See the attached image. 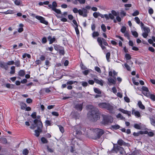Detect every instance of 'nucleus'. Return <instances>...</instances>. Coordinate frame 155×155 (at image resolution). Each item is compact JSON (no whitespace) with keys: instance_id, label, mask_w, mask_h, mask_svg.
<instances>
[{"instance_id":"c03bdc74","label":"nucleus","mask_w":155,"mask_h":155,"mask_svg":"<svg viewBox=\"0 0 155 155\" xmlns=\"http://www.w3.org/2000/svg\"><path fill=\"white\" fill-rule=\"evenodd\" d=\"M99 13L94 12L93 14V15L95 18H97L98 16H99Z\"/></svg>"},{"instance_id":"a19ab883","label":"nucleus","mask_w":155,"mask_h":155,"mask_svg":"<svg viewBox=\"0 0 155 155\" xmlns=\"http://www.w3.org/2000/svg\"><path fill=\"white\" fill-rule=\"evenodd\" d=\"M99 34L97 32H94L92 34V36L93 38L98 36Z\"/></svg>"},{"instance_id":"5fc2aeb1","label":"nucleus","mask_w":155,"mask_h":155,"mask_svg":"<svg viewBox=\"0 0 155 155\" xmlns=\"http://www.w3.org/2000/svg\"><path fill=\"white\" fill-rule=\"evenodd\" d=\"M59 128L60 131L62 133L64 132V129L63 127L61 126H59Z\"/></svg>"},{"instance_id":"bb28decb","label":"nucleus","mask_w":155,"mask_h":155,"mask_svg":"<svg viewBox=\"0 0 155 155\" xmlns=\"http://www.w3.org/2000/svg\"><path fill=\"white\" fill-rule=\"evenodd\" d=\"M15 65L17 67H19L20 66V60L18 59L15 60Z\"/></svg>"},{"instance_id":"4be33fe9","label":"nucleus","mask_w":155,"mask_h":155,"mask_svg":"<svg viewBox=\"0 0 155 155\" xmlns=\"http://www.w3.org/2000/svg\"><path fill=\"white\" fill-rule=\"evenodd\" d=\"M116 117L117 118H120L121 120H125V118L124 117H123V116L120 113L116 115Z\"/></svg>"},{"instance_id":"0e129e2a","label":"nucleus","mask_w":155,"mask_h":155,"mask_svg":"<svg viewBox=\"0 0 155 155\" xmlns=\"http://www.w3.org/2000/svg\"><path fill=\"white\" fill-rule=\"evenodd\" d=\"M150 98L153 101H155V95L153 94H151L150 95Z\"/></svg>"},{"instance_id":"a18cd8bd","label":"nucleus","mask_w":155,"mask_h":155,"mask_svg":"<svg viewBox=\"0 0 155 155\" xmlns=\"http://www.w3.org/2000/svg\"><path fill=\"white\" fill-rule=\"evenodd\" d=\"M135 20L137 23L138 24H139L140 23V20L138 17H136L134 18Z\"/></svg>"},{"instance_id":"13d9d810","label":"nucleus","mask_w":155,"mask_h":155,"mask_svg":"<svg viewBox=\"0 0 155 155\" xmlns=\"http://www.w3.org/2000/svg\"><path fill=\"white\" fill-rule=\"evenodd\" d=\"M47 42V38L46 37H44L42 38V42L43 44L46 43Z\"/></svg>"},{"instance_id":"0eeeda50","label":"nucleus","mask_w":155,"mask_h":155,"mask_svg":"<svg viewBox=\"0 0 155 155\" xmlns=\"http://www.w3.org/2000/svg\"><path fill=\"white\" fill-rule=\"evenodd\" d=\"M35 18L40 21L41 23L45 24L46 25H48V22L45 20V18L41 16L36 15L35 16Z\"/></svg>"},{"instance_id":"864d4df0","label":"nucleus","mask_w":155,"mask_h":155,"mask_svg":"<svg viewBox=\"0 0 155 155\" xmlns=\"http://www.w3.org/2000/svg\"><path fill=\"white\" fill-rule=\"evenodd\" d=\"M142 89L143 91H146V92H148L149 91L148 88L146 87L143 86L142 88Z\"/></svg>"},{"instance_id":"f03ea898","label":"nucleus","mask_w":155,"mask_h":155,"mask_svg":"<svg viewBox=\"0 0 155 155\" xmlns=\"http://www.w3.org/2000/svg\"><path fill=\"white\" fill-rule=\"evenodd\" d=\"M34 124H31L30 128L32 129H34L36 127L37 129L35 130V134L34 135L37 137L39 136L40 133L42 132V128L43 125L42 122L40 121H38L37 119H35L34 120Z\"/></svg>"},{"instance_id":"7ed1b4c3","label":"nucleus","mask_w":155,"mask_h":155,"mask_svg":"<svg viewBox=\"0 0 155 155\" xmlns=\"http://www.w3.org/2000/svg\"><path fill=\"white\" fill-rule=\"evenodd\" d=\"M98 106L100 108L105 109L109 110L110 113L114 114L115 113L114 106L109 103H101L98 104Z\"/></svg>"},{"instance_id":"79ce46f5","label":"nucleus","mask_w":155,"mask_h":155,"mask_svg":"<svg viewBox=\"0 0 155 155\" xmlns=\"http://www.w3.org/2000/svg\"><path fill=\"white\" fill-rule=\"evenodd\" d=\"M95 70L99 73H101V71L99 68L97 66H96L95 67Z\"/></svg>"},{"instance_id":"4468645a","label":"nucleus","mask_w":155,"mask_h":155,"mask_svg":"<svg viewBox=\"0 0 155 155\" xmlns=\"http://www.w3.org/2000/svg\"><path fill=\"white\" fill-rule=\"evenodd\" d=\"M82 104H78L76 105L75 108L77 110L81 111L82 109Z\"/></svg>"},{"instance_id":"3c124183","label":"nucleus","mask_w":155,"mask_h":155,"mask_svg":"<svg viewBox=\"0 0 155 155\" xmlns=\"http://www.w3.org/2000/svg\"><path fill=\"white\" fill-rule=\"evenodd\" d=\"M150 120L151 121V124L153 125L154 126H155V120L153 118H150Z\"/></svg>"},{"instance_id":"e2e57ef3","label":"nucleus","mask_w":155,"mask_h":155,"mask_svg":"<svg viewBox=\"0 0 155 155\" xmlns=\"http://www.w3.org/2000/svg\"><path fill=\"white\" fill-rule=\"evenodd\" d=\"M125 101L127 103H129L130 101V99L127 97H125L124 98Z\"/></svg>"},{"instance_id":"20e7f679","label":"nucleus","mask_w":155,"mask_h":155,"mask_svg":"<svg viewBox=\"0 0 155 155\" xmlns=\"http://www.w3.org/2000/svg\"><path fill=\"white\" fill-rule=\"evenodd\" d=\"M102 117L103 120L101 123L104 125H107L110 123H111L113 122V118L110 115H103Z\"/></svg>"},{"instance_id":"4d7b16f0","label":"nucleus","mask_w":155,"mask_h":155,"mask_svg":"<svg viewBox=\"0 0 155 155\" xmlns=\"http://www.w3.org/2000/svg\"><path fill=\"white\" fill-rule=\"evenodd\" d=\"M101 28L103 31L104 32H105L106 31V27L104 24L102 25L101 26Z\"/></svg>"},{"instance_id":"b1692460","label":"nucleus","mask_w":155,"mask_h":155,"mask_svg":"<svg viewBox=\"0 0 155 155\" xmlns=\"http://www.w3.org/2000/svg\"><path fill=\"white\" fill-rule=\"evenodd\" d=\"M41 141L43 143H46L48 142V141L45 137H42L41 138Z\"/></svg>"},{"instance_id":"aec40b11","label":"nucleus","mask_w":155,"mask_h":155,"mask_svg":"<svg viewBox=\"0 0 155 155\" xmlns=\"http://www.w3.org/2000/svg\"><path fill=\"white\" fill-rule=\"evenodd\" d=\"M20 105L21 106V109L22 110L25 109L27 107V105L26 104L22 102H20Z\"/></svg>"},{"instance_id":"6e6d98bb","label":"nucleus","mask_w":155,"mask_h":155,"mask_svg":"<svg viewBox=\"0 0 155 155\" xmlns=\"http://www.w3.org/2000/svg\"><path fill=\"white\" fill-rule=\"evenodd\" d=\"M82 83V85L83 87H86L88 85V83L85 81H82L81 82Z\"/></svg>"},{"instance_id":"f8f14e48","label":"nucleus","mask_w":155,"mask_h":155,"mask_svg":"<svg viewBox=\"0 0 155 155\" xmlns=\"http://www.w3.org/2000/svg\"><path fill=\"white\" fill-rule=\"evenodd\" d=\"M0 66L1 67L4 68L6 70L8 68V66H7L6 63L1 61H0Z\"/></svg>"},{"instance_id":"bf43d9fd","label":"nucleus","mask_w":155,"mask_h":155,"mask_svg":"<svg viewBox=\"0 0 155 155\" xmlns=\"http://www.w3.org/2000/svg\"><path fill=\"white\" fill-rule=\"evenodd\" d=\"M26 101L27 103L30 104L32 102V100L30 98H28L26 99Z\"/></svg>"},{"instance_id":"6e6552de","label":"nucleus","mask_w":155,"mask_h":155,"mask_svg":"<svg viewBox=\"0 0 155 155\" xmlns=\"http://www.w3.org/2000/svg\"><path fill=\"white\" fill-rule=\"evenodd\" d=\"M74 130L75 131L76 134L79 135H80L81 134V129L80 126L78 125L76 126L74 128Z\"/></svg>"},{"instance_id":"9d476101","label":"nucleus","mask_w":155,"mask_h":155,"mask_svg":"<svg viewBox=\"0 0 155 155\" xmlns=\"http://www.w3.org/2000/svg\"><path fill=\"white\" fill-rule=\"evenodd\" d=\"M118 110L120 112L124 114H127L129 116H131V112L130 111L125 110L121 108H119L118 109Z\"/></svg>"},{"instance_id":"412c9836","label":"nucleus","mask_w":155,"mask_h":155,"mask_svg":"<svg viewBox=\"0 0 155 155\" xmlns=\"http://www.w3.org/2000/svg\"><path fill=\"white\" fill-rule=\"evenodd\" d=\"M137 104L139 107L142 109H144L145 108L144 106L142 104V102L140 101L138 102Z\"/></svg>"},{"instance_id":"423d86ee","label":"nucleus","mask_w":155,"mask_h":155,"mask_svg":"<svg viewBox=\"0 0 155 155\" xmlns=\"http://www.w3.org/2000/svg\"><path fill=\"white\" fill-rule=\"evenodd\" d=\"M87 11L85 8H83L82 10H79V14L84 17H87Z\"/></svg>"},{"instance_id":"c85d7f7f","label":"nucleus","mask_w":155,"mask_h":155,"mask_svg":"<svg viewBox=\"0 0 155 155\" xmlns=\"http://www.w3.org/2000/svg\"><path fill=\"white\" fill-rule=\"evenodd\" d=\"M94 91L96 93H97L99 94H101V92L99 89L97 88H94Z\"/></svg>"},{"instance_id":"1a4fd4ad","label":"nucleus","mask_w":155,"mask_h":155,"mask_svg":"<svg viewBox=\"0 0 155 155\" xmlns=\"http://www.w3.org/2000/svg\"><path fill=\"white\" fill-rule=\"evenodd\" d=\"M112 78L111 77H110L108 79V81L110 83L113 84H115L116 83V76H113Z\"/></svg>"},{"instance_id":"a878e982","label":"nucleus","mask_w":155,"mask_h":155,"mask_svg":"<svg viewBox=\"0 0 155 155\" xmlns=\"http://www.w3.org/2000/svg\"><path fill=\"white\" fill-rule=\"evenodd\" d=\"M45 126L46 127L49 126H51L52 124L51 123V121L49 120H47L45 122Z\"/></svg>"},{"instance_id":"e433bc0d","label":"nucleus","mask_w":155,"mask_h":155,"mask_svg":"<svg viewBox=\"0 0 155 155\" xmlns=\"http://www.w3.org/2000/svg\"><path fill=\"white\" fill-rule=\"evenodd\" d=\"M4 13L5 14H13V11L11 10H8L7 11L4 12Z\"/></svg>"},{"instance_id":"2eb2a0df","label":"nucleus","mask_w":155,"mask_h":155,"mask_svg":"<svg viewBox=\"0 0 155 155\" xmlns=\"http://www.w3.org/2000/svg\"><path fill=\"white\" fill-rule=\"evenodd\" d=\"M132 114L138 117H140L141 116L139 112L138 111L135 110H132Z\"/></svg>"},{"instance_id":"5701e85b","label":"nucleus","mask_w":155,"mask_h":155,"mask_svg":"<svg viewBox=\"0 0 155 155\" xmlns=\"http://www.w3.org/2000/svg\"><path fill=\"white\" fill-rule=\"evenodd\" d=\"M0 141L3 144H6L7 143V139L5 137L1 138L0 139Z\"/></svg>"},{"instance_id":"052dcab7","label":"nucleus","mask_w":155,"mask_h":155,"mask_svg":"<svg viewBox=\"0 0 155 155\" xmlns=\"http://www.w3.org/2000/svg\"><path fill=\"white\" fill-rule=\"evenodd\" d=\"M52 5L53 8H55L57 6V4L56 2L55 1L53 2Z\"/></svg>"},{"instance_id":"39448f33","label":"nucleus","mask_w":155,"mask_h":155,"mask_svg":"<svg viewBox=\"0 0 155 155\" xmlns=\"http://www.w3.org/2000/svg\"><path fill=\"white\" fill-rule=\"evenodd\" d=\"M95 131L97 133V136L96 137V139H99L101 136L104 134V132L101 129L97 128L95 129Z\"/></svg>"},{"instance_id":"9b49d317","label":"nucleus","mask_w":155,"mask_h":155,"mask_svg":"<svg viewBox=\"0 0 155 155\" xmlns=\"http://www.w3.org/2000/svg\"><path fill=\"white\" fill-rule=\"evenodd\" d=\"M117 144L120 146H127V143H125L122 139H119L117 141Z\"/></svg>"},{"instance_id":"393cba45","label":"nucleus","mask_w":155,"mask_h":155,"mask_svg":"<svg viewBox=\"0 0 155 155\" xmlns=\"http://www.w3.org/2000/svg\"><path fill=\"white\" fill-rule=\"evenodd\" d=\"M113 148L114 150L117 153V150H120L121 149L123 150V148L122 147L119 146H117L116 147H114Z\"/></svg>"},{"instance_id":"2f4dec72","label":"nucleus","mask_w":155,"mask_h":155,"mask_svg":"<svg viewBox=\"0 0 155 155\" xmlns=\"http://www.w3.org/2000/svg\"><path fill=\"white\" fill-rule=\"evenodd\" d=\"M15 4L17 5H21V2L20 0H15L14 2Z\"/></svg>"},{"instance_id":"473e14b6","label":"nucleus","mask_w":155,"mask_h":155,"mask_svg":"<svg viewBox=\"0 0 155 155\" xmlns=\"http://www.w3.org/2000/svg\"><path fill=\"white\" fill-rule=\"evenodd\" d=\"M110 53L109 52H107V54H106V58L107 61L108 62L110 61L109 59L110 58Z\"/></svg>"},{"instance_id":"ddd939ff","label":"nucleus","mask_w":155,"mask_h":155,"mask_svg":"<svg viewBox=\"0 0 155 155\" xmlns=\"http://www.w3.org/2000/svg\"><path fill=\"white\" fill-rule=\"evenodd\" d=\"M59 53L61 55H64L65 54L64 48L63 47H59Z\"/></svg>"},{"instance_id":"7c9ffc66","label":"nucleus","mask_w":155,"mask_h":155,"mask_svg":"<svg viewBox=\"0 0 155 155\" xmlns=\"http://www.w3.org/2000/svg\"><path fill=\"white\" fill-rule=\"evenodd\" d=\"M29 153V151L27 149H25L23 150L22 153L23 155H27Z\"/></svg>"},{"instance_id":"de8ad7c7","label":"nucleus","mask_w":155,"mask_h":155,"mask_svg":"<svg viewBox=\"0 0 155 155\" xmlns=\"http://www.w3.org/2000/svg\"><path fill=\"white\" fill-rule=\"evenodd\" d=\"M15 63L14 61H8V62L6 63L7 66L8 65H11Z\"/></svg>"},{"instance_id":"6ab92c4d","label":"nucleus","mask_w":155,"mask_h":155,"mask_svg":"<svg viewBox=\"0 0 155 155\" xmlns=\"http://www.w3.org/2000/svg\"><path fill=\"white\" fill-rule=\"evenodd\" d=\"M25 74V71L24 70H20L18 72V75L21 77L24 76Z\"/></svg>"},{"instance_id":"72a5a7b5","label":"nucleus","mask_w":155,"mask_h":155,"mask_svg":"<svg viewBox=\"0 0 155 155\" xmlns=\"http://www.w3.org/2000/svg\"><path fill=\"white\" fill-rule=\"evenodd\" d=\"M111 127L113 128L116 130L119 129L120 127V126L118 124L112 125Z\"/></svg>"},{"instance_id":"c756f323","label":"nucleus","mask_w":155,"mask_h":155,"mask_svg":"<svg viewBox=\"0 0 155 155\" xmlns=\"http://www.w3.org/2000/svg\"><path fill=\"white\" fill-rule=\"evenodd\" d=\"M75 83H77V81H70L67 82L66 84L67 85H71Z\"/></svg>"},{"instance_id":"37998d69","label":"nucleus","mask_w":155,"mask_h":155,"mask_svg":"<svg viewBox=\"0 0 155 155\" xmlns=\"http://www.w3.org/2000/svg\"><path fill=\"white\" fill-rule=\"evenodd\" d=\"M124 66L128 71H130V68L127 63H125L124 64Z\"/></svg>"},{"instance_id":"680f3d73","label":"nucleus","mask_w":155,"mask_h":155,"mask_svg":"<svg viewBox=\"0 0 155 155\" xmlns=\"http://www.w3.org/2000/svg\"><path fill=\"white\" fill-rule=\"evenodd\" d=\"M148 12L150 15H152L153 13V10L152 8H150L148 10Z\"/></svg>"},{"instance_id":"69168bd1","label":"nucleus","mask_w":155,"mask_h":155,"mask_svg":"<svg viewBox=\"0 0 155 155\" xmlns=\"http://www.w3.org/2000/svg\"><path fill=\"white\" fill-rule=\"evenodd\" d=\"M143 30L145 32H147V33H148V32L150 31L149 28L147 27H144L143 28Z\"/></svg>"},{"instance_id":"a211bd4d","label":"nucleus","mask_w":155,"mask_h":155,"mask_svg":"<svg viewBox=\"0 0 155 155\" xmlns=\"http://www.w3.org/2000/svg\"><path fill=\"white\" fill-rule=\"evenodd\" d=\"M141 124L140 123L139 124H135L134 125V127L136 129L138 130H141L142 128Z\"/></svg>"},{"instance_id":"58836bf2","label":"nucleus","mask_w":155,"mask_h":155,"mask_svg":"<svg viewBox=\"0 0 155 155\" xmlns=\"http://www.w3.org/2000/svg\"><path fill=\"white\" fill-rule=\"evenodd\" d=\"M52 11H54L56 13V14H55V15L57 16V18H58V9H56L55 8H53Z\"/></svg>"},{"instance_id":"49530a36","label":"nucleus","mask_w":155,"mask_h":155,"mask_svg":"<svg viewBox=\"0 0 155 155\" xmlns=\"http://www.w3.org/2000/svg\"><path fill=\"white\" fill-rule=\"evenodd\" d=\"M111 14L114 15L115 16H117V15H118V13L117 12L115 11L114 10H112L111 12Z\"/></svg>"},{"instance_id":"ea45409f","label":"nucleus","mask_w":155,"mask_h":155,"mask_svg":"<svg viewBox=\"0 0 155 155\" xmlns=\"http://www.w3.org/2000/svg\"><path fill=\"white\" fill-rule=\"evenodd\" d=\"M132 35L135 38H137L138 36L137 33L136 31H131Z\"/></svg>"},{"instance_id":"c9c22d12","label":"nucleus","mask_w":155,"mask_h":155,"mask_svg":"<svg viewBox=\"0 0 155 155\" xmlns=\"http://www.w3.org/2000/svg\"><path fill=\"white\" fill-rule=\"evenodd\" d=\"M11 71H10V73L11 74H14L15 73V66H12L11 67Z\"/></svg>"},{"instance_id":"dca6fc26","label":"nucleus","mask_w":155,"mask_h":155,"mask_svg":"<svg viewBox=\"0 0 155 155\" xmlns=\"http://www.w3.org/2000/svg\"><path fill=\"white\" fill-rule=\"evenodd\" d=\"M48 39L49 41V44H52L55 41V38L54 37L52 38L51 36H49L47 38Z\"/></svg>"},{"instance_id":"f257e3e1","label":"nucleus","mask_w":155,"mask_h":155,"mask_svg":"<svg viewBox=\"0 0 155 155\" xmlns=\"http://www.w3.org/2000/svg\"><path fill=\"white\" fill-rule=\"evenodd\" d=\"M87 107L88 109H93V110L89 111L88 113V117L89 119L93 121L97 120L99 119L100 116L97 108H94L93 106L91 105H89Z\"/></svg>"},{"instance_id":"4c0bfd02","label":"nucleus","mask_w":155,"mask_h":155,"mask_svg":"<svg viewBox=\"0 0 155 155\" xmlns=\"http://www.w3.org/2000/svg\"><path fill=\"white\" fill-rule=\"evenodd\" d=\"M31 117L33 119H35L37 117V113L36 112H35L32 113V114L31 115Z\"/></svg>"},{"instance_id":"09e8293b","label":"nucleus","mask_w":155,"mask_h":155,"mask_svg":"<svg viewBox=\"0 0 155 155\" xmlns=\"http://www.w3.org/2000/svg\"><path fill=\"white\" fill-rule=\"evenodd\" d=\"M139 14V12L138 11L136 10L132 14V15L133 16H135L138 15Z\"/></svg>"},{"instance_id":"f3484780","label":"nucleus","mask_w":155,"mask_h":155,"mask_svg":"<svg viewBox=\"0 0 155 155\" xmlns=\"http://www.w3.org/2000/svg\"><path fill=\"white\" fill-rule=\"evenodd\" d=\"M94 80L96 83L100 84L101 86L103 85V81L102 80H99L97 78H94Z\"/></svg>"},{"instance_id":"338daca9","label":"nucleus","mask_w":155,"mask_h":155,"mask_svg":"<svg viewBox=\"0 0 155 155\" xmlns=\"http://www.w3.org/2000/svg\"><path fill=\"white\" fill-rule=\"evenodd\" d=\"M148 35V33H147V32H144L142 34L143 36V38H147V37Z\"/></svg>"},{"instance_id":"774afa93","label":"nucleus","mask_w":155,"mask_h":155,"mask_svg":"<svg viewBox=\"0 0 155 155\" xmlns=\"http://www.w3.org/2000/svg\"><path fill=\"white\" fill-rule=\"evenodd\" d=\"M39 59L41 61H44L45 60V57L43 55H41Z\"/></svg>"},{"instance_id":"cd10ccee","label":"nucleus","mask_w":155,"mask_h":155,"mask_svg":"<svg viewBox=\"0 0 155 155\" xmlns=\"http://www.w3.org/2000/svg\"><path fill=\"white\" fill-rule=\"evenodd\" d=\"M102 38L98 37L97 39V41L99 45H101L103 44Z\"/></svg>"},{"instance_id":"f704fd0d","label":"nucleus","mask_w":155,"mask_h":155,"mask_svg":"<svg viewBox=\"0 0 155 155\" xmlns=\"http://www.w3.org/2000/svg\"><path fill=\"white\" fill-rule=\"evenodd\" d=\"M125 57L127 60H128L131 58V57L129 54H126L125 55Z\"/></svg>"},{"instance_id":"603ef678","label":"nucleus","mask_w":155,"mask_h":155,"mask_svg":"<svg viewBox=\"0 0 155 155\" xmlns=\"http://www.w3.org/2000/svg\"><path fill=\"white\" fill-rule=\"evenodd\" d=\"M90 72V70H85L82 72V73L83 74H84L85 75H87L88 74V73Z\"/></svg>"},{"instance_id":"8fccbe9b","label":"nucleus","mask_w":155,"mask_h":155,"mask_svg":"<svg viewBox=\"0 0 155 155\" xmlns=\"http://www.w3.org/2000/svg\"><path fill=\"white\" fill-rule=\"evenodd\" d=\"M126 27L124 26H123L121 29L120 31L122 33H125V32L126 31Z\"/></svg>"}]
</instances>
